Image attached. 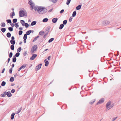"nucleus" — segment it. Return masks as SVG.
<instances>
[{
	"label": "nucleus",
	"mask_w": 121,
	"mask_h": 121,
	"mask_svg": "<svg viewBox=\"0 0 121 121\" xmlns=\"http://www.w3.org/2000/svg\"><path fill=\"white\" fill-rule=\"evenodd\" d=\"M44 7L36 6L34 7V8L35 11L38 12L40 14H42L46 13L47 11L46 9L43 8Z\"/></svg>",
	"instance_id": "obj_1"
},
{
	"label": "nucleus",
	"mask_w": 121,
	"mask_h": 121,
	"mask_svg": "<svg viewBox=\"0 0 121 121\" xmlns=\"http://www.w3.org/2000/svg\"><path fill=\"white\" fill-rule=\"evenodd\" d=\"M19 16L22 17L23 16H27V13L26 11H24L22 10H21L19 12Z\"/></svg>",
	"instance_id": "obj_2"
},
{
	"label": "nucleus",
	"mask_w": 121,
	"mask_h": 121,
	"mask_svg": "<svg viewBox=\"0 0 121 121\" xmlns=\"http://www.w3.org/2000/svg\"><path fill=\"white\" fill-rule=\"evenodd\" d=\"M38 48L37 45H35L33 46L31 48V52L32 53H33L34 52V51H36L37 49Z\"/></svg>",
	"instance_id": "obj_3"
},
{
	"label": "nucleus",
	"mask_w": 121,
	"mask_h": 121,
	"mask_svg": "<svg viewBox=\"0 0 121 121\" xmlns=\"http://www.w3.org/2000/svg\"><path fill=\"white\" fill-rule=\"evenodd\" d=\"M104 98H102L100 99L96 103V105L102 103L104 102Z\"/></svg>",
	"instance_id": "obj_4"
},
{
	"label": "nucleus",
	"mask_w": 121,
	"mask_h": 121,
	"mask_svg": "<svg viewBox=\"0 0 121 121\" xmlns=\"http://www.w3.org/2000/svg\"><path fill=\"white\" fill-rule=\"evenodd\" d=\"M110 23V22L107 20H105L102 22V24L103 25L106 26Z\"/></svg>",
	"instance_id": "obj_5"
},
{
	"label": "nucleus",
	"mask_w": 121,
	"mask_h": 121,
	"mask_svg": "<svg viewBox=\"0 0 121 121\" xmlns=\"http://www.w3.org/2000/svg\"><path fill=\"white\" fill-rule=\"evenodd\" d=\"M37 55L36 54H33L32 56L30 58V60H34L37 57Z\"/></svg>",
	"instance_id": "obj_6"
},
{
	"label": "nucleus",
	"mask_w": 121,
	"mask_h": 121,
	"mask_svg": "<svg viewBox=\"0 0 121 121\" xmlns=\"http://www.w3.org/2000/svg\"><path fill=\"white\" fill-rule=\"evenodd\" d=\"M42 64L40 63L37 65L35 69H36V71H38L39 70L41 67Z\"/></svg>",
	"instance_id": "obj_7"
},
{
	"label": "nucleus",
	"mask_w": 121,
	"mask_h": 121,
	"mask_svg": "<svg viewBox=\"0 0 121 121\" xmlns=\"http://www.w3.org/2000/svg\"><path fill=\"white\" fill-rule=\"evenodd\" d=\"M58 20V18L57 17L53 18L52 20V22L54 23H56Z\"/></svg>",
	"instance_id": "obj_8"
},
{
	"label": "nucleus",
	"mask_w": 121,
	"mask_h": 121,
	"mask_svg": "<svg viewBox=\"0 0 121 121\" xmlns=\"http://www.w3.org/2000/svg\"><path fill=\"white\" fill-rule=\"evenodd\" d=\"M6 95L7 96L9 97H11L12 95L10 91L7 92L6 93Z\"/></svg>",
	"instance_id": "obj_9"
},
{
	"label": "nucleus",
	"mask_w": 121,
	"mask_h": 121,
	"mask_svg": "<svg viewBox=\"0 0 121 121\" xmlns=\"http://www.w3.org/2000/svg\"><path fill=\"white\" fill-rule=\"evenodd\" d=\"M82 5H79L76 8L77 10H79L81 9V8Z\"/></svg>",
	"instance_id": "obj_10"
},
{
	"label": "nucleus",
	"mask_w": 121,
	"mask_h": 121,
	"mask_svg": "<svg viewBox=\"0 0 121 121\" xmlns=\"http://www.w3.org/2000/svg\"><path fill=\"white\" fill-rule=\"evenodd\" d=\"M26 65V64H24L20 67V68L21 69H24L25 68Z\"/></svg>",
	"instance_id": "obj_11"
},
{
	"label": "nucleus",
	"mask_w": 121,
	"mask_h": 121,
	"mask_svg": "<svg viewBox=\"0 0 121 121\" xmlns=\"http://www.w3.org/2000/svg\"><path fill=\"white\" fill-rule=\"evenodd\" d=\"M15 115V113L14 112H13L12 113L10 117L11 120H13L14 119Z\"/></svg>",
	"instance_id": "obj_12"
},
{
	"label": "nucleus",
	"mask_w": 121,
	"mask_h": 121,
	"mask_svg": "<svg viewBox=\"0 0 121 121\" xmlns=\"http://www.w3.org/2000/svg\"><path fill=\"white\" fill-rule=\"evenodd\" d=\"M17 59L15 56H14L12 58V61L13 62H15L16 61Z\"/></svg>",
	"instance_id": "obj_13"
},
{
	"label": "nucleus",
	"mask_w": 121,
	"mask_h": 121,
	"mask_svg": "<svg viewBox=\"0 0 121 121\" xmlns=\"http://www.w3.org/2000/svg\"><path fill=\"white\" fill-rule=\"evenodd\" d=\"M6 95V91L4 92L0 96L1 97H4Z\"/></svg>",
	"instance_id": "obj_14"
},
{
	"label": "nucleus",
	"mask_w": 121,
	"mask_h": 121,
	"mask_svg": "<svg viewBox=\"0 0 121 121\" xmlns=\"http://www.w3.org/2000/svg\"><path fill=\"white\" fill-rule=\"evenodd\" d=\"M96 100V99L92 100L90 102H89L90 104L91 105L93 104L94 102Z\"/></svg>",
	"instance_id": "obj_15"
},
{
	"label": "nucleus",
	"mask_w": 121,
	"mask_h": 121,
	"mask_svg": "<svg viewBox=\"0 0 121 121\" xmlns=\"http://www.w3.org/2000/svg\"><path fill=\"white\" fill-rule=\"evenodd\" d=\"M37 22L36 21H32L31 24V26H33L36 24Z\"/></svg>",
	"instance_id": "obj_16"
},
{
	"label": "nucleus",
	"mask_w": 121,
	"mask_h": 121,
	"mask_svg": "<svg viewBox=\"0 0 121 121\" xmlns=\"http://www.w3.org/2000/svg\"><path fill=\"white\" fill-rule=\"evenodd\" d=\"M64 26V25L62 24H61L60 26L59 29L60 30H61L63 29Z\"/></svg>",
	"instance_id": "obj_17"
},
{
	"label": "nucleus",
	"mask_w": 121,
	"mask_h": 121,
	"mask_svg": "<svg viewBox=\"0 0 121 121\" xmlns=\"http://www.w3.org/2000/svg\"><path fill=\"white\" fill-rule=\"evenodd\" d=\"M111 104V102L110 101L107 103L106 104V106L107 108H108L109 107V106Z\"/></svg>",
	"instance_id": "obj_18"
},
{
	"label": "nucleus",
	"mask_w": 121,
	"mask_h": 121,
	"mask_svg": "<svg viewBox=\"0 0 121 121\" xmlns=\"http://www.w3.org/2000/svg\"><path fill=\"white\" fill-rule=\"evenodd\" d=\"M6 36L8 38H10L11 36V34L10 32H8L6 34Z\"/></svg>",
	"instance_id": "obj_19"
},
{
	"label": "nucleus",
	"mask_w": 121,
	"mask_h": 121,
	"mask_svg": "<svg viewBox=\"0 0 121 121\" xmlns=\"http://www.w3.org/2000/svg\"><path fill=\"white\" fill-rule=\"evenodd\" d=\"M10 42L12 45H14L15 44L16 42L15 40H11Z\"/></svg>",
	"instance_id": "obj_20"
},
{
	"label": "nucleus",
	"mask_w": 121,
	"mask_h": 121,
	"mask_svg": "<svg viewBox=\"0 0 121 121\" xmlns=\"http://www.w3.org/2000/svg\"><path fill=\"white\" fill-rule=\"evenodd\" d=\"M15 15V14L14 12V11H13L12 12V15L11 14V13H10V17H11L12 18H13V17Z\"/></svg>",
	"instance_id": "obj_21"
},
{
	"label": "nucleus",
	"mask_w": 121,
	"mask_h": 121,
	"mask_svg": "<svg viewBox=\"0 0 121 121\" xmlns=\"http://www.w3.org/2000/svg\"><path fill=\"white\" fill-rule=\"evenodd\" d=\"M114 106V104H112L110 105V106H109V107L108 108H107V109H106V110L107 111L108 110L110 109V108H112Z\"/></svg>",
	"instance_id": "obj_22"
},
{
	"label": "nucleus",
	"mask_w": 121,
	"mask_h": 121,
	"mask_svg": "<svg viewBox=\"0 0 121 121\" xmlns=\"http://www.w3.org/2000/svg\"><path fill=\"white\" fill-rule=\"evenodd\" d=\"M48 19L47 18H45L43 19L42 21V22H46L48 21Z\"/></svg>",
	"instance_id": "obj_23"
},
{
	"label": "nucleus",
	"mask_w": 121,
	"mask_h": 121,
	"mask_svg": "<svg viewBox=\"0 0 121 121\" xmlns=\"http://www.w3.org/2000/svg\"><path fill=\"white\" fill-rule=\"evenodd\" d=\"M20 22L21 23L22 25L23 26H24V25L25 23V21L23 20H20Z\"/></svg>",
	"instance_id": "obj_24"
},
{
	"label": "nucleus",
	"mask_w": 121,
	"mask_h": 121,
	"mask_svg": "<svg viewBox=\"0 0 121 121\" xmlns=\"http://www.w3.org/2000/svg\"><path fill=\"white\" fill-rule=\"evenodd\" d=\"M1 31L3 33H4L6 30V29L5 28H2L1 29Z\"/></svg>",
	"instance_id": "obj_25"
},
{
	"label": "nucleus",
	"mask_w": 121,
	"mask_h": 121,
	"mask_svg": "<svg viewBox=\"0 0 121 121\" xmlns=\"http://www.w3.org/2000/svg\"><path fill=\"white\" fill-rule=\"evenodd\" d=\"M76 14V12L75 11H74L72 14V17H74Z\"/></svg>",
	"instance_id": "obj_26"
},
{
	"label": "nucleus",
	"mask_w": 121,
	"mask_h": 121,
	"mask_svg": "<svg viewBox=\"0 0 121 121\" xmlns=\"http://www.w3.org/2000/svg\"><path fill=\"white\" fill-rule=\"evenodd\" d=\"M31 33V31H30V30L27 31L26 32V34L27 35H29Z\"/></svg>",
	"instance_id": "obj_27"
},
{
	"label": "nucleus",
	"mask_w": 121,
	"mask_h": 121,
	"mask_svg": "<svg viewBox=\"0 0 121 121\" xmlns=\"http://www.w3.org/2000/svg\"><path fill=\"white\" fill-rule=\"evenodd\" d=\"M51 28V27L50 26H48L47 27L46 29V30L47 31V32H49V30Z\"/></svg>",
	"instance_id": "obj_28"
},
{
	"label": "nucleus",
	"mask_w": 121,
	"mask_h": 121,
	"mask_svg": "<svg viewBox=\"0 0 121 121\" xmlns=\"http://www.w3.org/2000/svg\"><path fill=\"white\" fill-rule=\"evenodd\" d=\"M39 36L38 35L33 40L32 42H35V41L37 39H38V38H39Z\"/></svg>",
	"instance_id": "obj_29"
},
{
	"label": "nucleus",
	"mask_w": 121,
	"mask_h": 121,
	"mask_svg": "<svg viewBox=\"0 0 121 121\" xmlns=\"http://www.w3.org/2000/svg\"><path fill=\"white\" fill-rule=\"evenodd\" d=\"M14 80V78L13 77H11L9 80V81L10 82H13Z\"/></svg>",
	"instance_id": "obj_30"
},
{
	"label": "nucleus",
	"mask_w": 121,
	"mask_h": 121,
	"mask_svg": "<svg viewBox=\"0 0 121 121\" xmlns=\"http://www.w3.org/2000/svg\"><path fill=\"white\" fill-rule=\"evenodd\" d=\"M49 62L48 60H46L45 62V65L46 66H47L49 64Z\"/></svg>",
	"instance_id": "obj_31"
},
{
	"label": "nucleus",
	"mask_w": 121,
	"mask_h": 121,
	"mask_svg": "<svg viewBox=\"0 0 121 121\" xmlns=\"http://www.w3.org/2000/svg\"><path fill=\"white\" fill-rule=\"evenodd\" d=\"M6 84V82L4 81H3L1 83V86H5Z\"/></svg>",
	"instance_id": "obj_32"
},
{
	"label": "nucleus",
	"mask_w": 121,
	"mask_h": 121,
	"mask_svg": "<svg viewBox=\"0 0 121 121\" xmlns=\"http://www.w3.org/2000/svg\"><path fill=\"white\" fill-rule=\"evenodd\" d=\"M20 53L19 52H17L15 54V55L14 56H15V57H18L20 55Z\"/></svg>",
	"instance_id": "obj_33"
},
{
	"label": "nucleus",
	"mask_w": 121,
	"mask_h": 121,
	"mask_svg": "<svg viewBox=\"0 0 121 121\" xmlns=\"http://www.w3.org/2000/svg\"><path fill=\"white\" fill-rule=\"evenodd\" d=\"M10 48L11 50H13L14 48V45H12L10 47Z\"/></svg>",
	"instance_id": "obj_34"
},
{
	"label": "nucleus",
	"mask_w": 121,
	"mask_h": 121,
	"mask_svg": "<svg viewBox=\"0 0 121 121\" xmlns=\"http://www.w3.org/2000/svg\"><path fill=\"white\" fill-rule=\"evenodd\" d=\"M1 26V27H4L6 25L5 24L4 22H2L0 24Z\"/></svg>",
	"instance_id": "obj_35"
},
{
	"label": "nucleus",
	"mask_w": 121,
	"mask_h": 121,
	"mask_svg": "<svg viewBox=\"0 0 121 121\" xmlns=\"http://www.w3.org/2000/svg\"><path fill=\"white\" fill-rule=\"evenodd\" d=\"M54 39V38H52L50 39L48 41V42L49 43L53 41Z\"/></svg>",
	"instance_id": "obj_36"
},
{
	"label": "nucleus",
	"mask_w": 121,
	"mask_h": 121,
	"mask_svg": "<svg viewBox=\"0 0 121 121\" xmlns=\"http://www.w3.org/2000/svg\"><path fill=\"white\" fill-rule=\"evenodd\" d=\"M22 50V48L21 47H19L17 49V51L18 52H20Z\"/></svg>",
	"instance_id": "obj_37"
},
{
	"label": "nucleus",
	"mask_w": 121,
	"mask_h": 121,
	"mask_svg": "<svg viewBox=\"0 0 121 121\" xmlns=\"http://www.w3.org/2000/svg\"><path fill=\"white\" fill-rule=\"evenodd\" d=\"M67 22V20H64L63 22V24L64 25H65L66 24Z\"/></svg>",
	"instance_id": "obj_38"
},
{
	"label": "nucleus",
	"mask_w": 121,
	"mask_h": 121,
	"mask_svg": "<svg viewBox=\"0 0 121 121\" xmlns=\"http://www.w3.org/2000/svg\"><path fill=\"white\" fill-rule=\"evenodd\" d=\"M29 26V24L27 23H25L24 25V26H25V27L26 28H27Z\"/></svg>",
	"instance_id": "obj_39"
},
{
	"label": "nucleus",
	"mask_w": 121,
	"mask_h": 121,
	"mask_svg": "<svg viewBox=\"0 0 121 121\" xmlns=\"http://www.w3.org/2000/svg\"><path fill=\"white\" fill-rule=\"evenodd\" d=\"M44 33V32L43 31H40L39 33V34L41 35H43V34Z\"/></svg>",
	"instance_id": "obj_40"
},
{
	"label": "nucleus",
	"mask_w": 121,
	"mask_h": 121,
	"mask_svg": "<svg viewBox=\"0 0 121 121\" xmlns=\"http://www.w3.org/2000/svg\"><path fill=\"white\" fill-rule=\"evenodd\" d=\"M8 30L10 31L11 32L13 31V29L12 27H10L8 28Z\"/></svg>",
	"instance_id": "obj_41"
},
{
	"label": "nucleus",
	"mask_w": 121,
	"mask_h": 121,
	"mask_svg": "<svg viewBox=\"0 0 121 121\" xmlns=\"http://www.w3.org/2000/svg\"><path fill=\"white\" fill-rule=\"evenodd\" d=\"M17 21V19L16 18H15L13 20V22L14 23H16V22Z\"/></svg>",
	"instance_id": "obj_42"
},
{
	"label": "nucleus",
	"mask_w": 121,
	"mask_h": 121,
	"mask_svg": "<svg viewBox=\"0 0 121 121\" xmlns=\"http://www.w3.org/2000/svg\"><path fill=\"white\" fill-rule=\"evenodd\" d=\"M22 109V108L18 109V110L17 112L16 113V114H18L21 111V110Z\"/></svg>",
	"instance_id": "obj_43"
},
{
	"label": "nucleus",
	"mask_w": 121,
	"mask_h": 121,
	"mask_svg": "<svg viewBox=\"0 0 121 121\" xmlns=\"http://www.w3.org/2000/svg\"><path fill=\"white\" fill-rule=\"evenodd\" d=\"M6 22L8 23L11 24V19H7L6 20Z\"/></svg>",
	"instance_id": "obj_44"
},
{
	"label": "nucleus",
	"mask_w": 121,
	"mask_h": 121,
	"mask_svg": "<svg viewBox=\"0 0 121 121\" xmlns=\"http://www.w3.org/2000/svg\"><path fill=\"white\" fill-rule=\"evenodd\" d=\"M71 1V0H67L66 4L67 5H68L70 3Z\"/></svg>",
	"instance_id": "obj_45"
},
{
	"label": "nucleus",
	"mask_w": 121,
	"mask_h": 121,
	"mask_svg": "<svg viewBox=\"0 0 121 121\" xmlns=\"http://www.w3.org/2000/svg\"><path fill=\"white\" fill-rule=\"evenodd\" d=\"M50 1L52 2L53 3H56L58 0H49Z\"/></svg>",
	"instance_id": "obj_46"
},
{
	"label": "nucleus",
	"mask_w": 121,
	"mask_h": 121,
	"mask_svg": "<svg viewBox=\"0 0 121 121\" xmlns=\"http://www.w3.org/2000/svg\"><path fill=\"white\" fill-rule=\"evenodd\" d=\"M23 33V31L22 30H19L18 32V34L19 35H21Z\"/></svg>",
	"instance_id": "obj_47"
},
{
	"label": "nucleus",
	"mask_w": 121,
	"mask_h": 121,
	"mask_svg": "<svg viewBox=\"0 0 121 121\" xmlns=\"http://www.w3.org/2000/svg\"><path fill=\"white\" fill-rule=\"evenodd\" d=\"M13 55V54L12 52H10L9 55V58H11V57H12V56Z\"/></svg>",
	"instance_id": "obj_48"
},
{
	"label": "nucleus",
	"mask_w": 121,
	"mask_h": 121,
	"mask_svg": "<svg viewBox=\"0 0 121 121\" xmlns=\"http://www.w3.org/2000/svg\"><path fill=\"white\" fill-rule=\"evenodd\" d=\"M27 38V35L26 34H25L23 36V39H26Z\"/></svg>",
	"instance_id": "obj_49"
},
{
	"label": "nucleus",
	"mask_w": 121,
	"mask_h": 121,
	"mask_svg": "<svg viewBox=\"0 0 121 121\" xmlns=\"http://www.w3.org/2000/svg\"><path fill=\"white\" fill-rule=\"evenodd\" d=\"M15 27H16L17 28L18 27H19V25L18 23H15Z\"/></svg>",
	"instance_id": "obj_50"
},
{
	"label": "nucleus",
	"mask_w": 121,
	"mask_h": 121,
	"mask_svg": "<svg viewBox=\"0 0 121 121\" xmlns=\"http://www.w3.org/2000/svg\"><path fill=\"white\" fill-rule=\"evenodd\" d=\"M13 70V69L12 68H11L9 70V73H12Z\"/></svg>",
	"instance_id": "obj_51"
},
{
	"label": "nucleus",
	"mask_w": 121,
	"mask_h": 121,
	"mask_svg": "<svg viewBox=\"0 0 121 121\" xmlns=\"http://www.w3.org/2000/svg\"><path fill=\"white\" fill-rule=\"evenodd\" d=\"M28 4L30 5H31L33 4V3L32 2V1L31 0H30L29 1V2H28Z\"/></svg>",
	"instance_id": "obj_52"
},
{
	"label": "nucleus",
	"mask_w": 121,
	"mask_h": 121,
	"mask_svg": "<svg viewBox=\"0 0 121 121\" xmlns=\"http://www.w3.org/2000/svg\"><path fill=\"white\" fill-rule=\"evenodd\" d=\"M15 89H12L11 90V92L12 93H13L14 92H15Z\"/></svg>",
	"instance_id": "obj_53"
},
{
	"label": "nucleus",
	"mask_w": 121,
	"mask_h": 121,
	"mask_svg": "<svg viewBox=\"0 0 121 121\" xmlns=\"http://www.w3.org/2000/svg\"><path fill=\"white\" fill-rule=\"evenodd\" d=\"M72 19L73 18L72 17H70L69 19V21L70 22H71L72 21Z\"/></svg>",
	"instance_id": "obj_54"
},
{
	"label": "nucleus",
	"mask_w": 121,
	"mask_h": 121,
	"mask_svg": "<svg viewBox=\"0 0 121 121\" xmlns=\"http://www.w3.org/2000/svg\"><path fill=\"white\" fill-rule=\"evenodd\" d=\"M27 54V52L26 51H25L24 52V53L23 54L24 55V56H25Z\"/></svg>",
	"instance_id": "obj_55"
},
{
	"label": "nucleus",
	"mask_w": 121,
	"mask_h": 121,
	"mask_svg": "<svg viewBox=\"0 0 121 121\" xmlns=\"http://www.w3.org/2000/svg\"><path fill=\"white\" fill-rule=\"evenodd\" d=\"M64 11V10L63 9H62L60 11V13H62Z\"/></svg>",
	"instance_id": "obj_56"
},
{
	"label": "nucleus",
	"mask_w": 121,
	"mask_h": 121,
	"mask_svg": "<svg viewBox=\"0 0 121 121\" xmlns=\"http://www.w3.org/2000/svg\"><path fill=\"white\" fill-rule=\"evenodd\" d=\"M117 117H114L113 118V120H112V121H113L114 120H115Z\"/></svg>",
	"instance_id": "obj_57"
},
{
	"label": "nucleus",
	"mask_w": 121,
	"mask_h": 121,
	"mask_svg": "<svg viewBox=\"0 0 121 121\" xmlns=\"http://www.w3.org/2000/svg\"><path fill=\"white\" fill-rule=\"evenodd\" d=\"M15 38L14 36H12L11 37V40H14Z\"/></svg>",
	"instance_id": "obj_58"
},
{
	"label": "nucleus",
	"mask_w": 121,
	"mask_h": 121,
	"mask_svg": "<svg viewBox=\"0 0 121 121\" xmlns=\"http://www.w3.org/2000/svg\"><path fill=\"white\" fill-rule=\"evenodd\" d=\"M5 70V68H4L3 69V70H2L1 71L2 73H3L4 72V71Z\"/></svg>",
	"instance_id": "obj_59"
},
{
	"label": "nucleus",
	"mask_w": 121,
	"mask_h": 121,
	"mask_svg": "<svg viewBox=\"0 0 121 121\" xmlns=\"http://www.w3.org/2000/svg\"><path fill=\"white\" fill-rule=\"evenodd\" d=\"M10 58H9L8 59V60H7V63H9V61L10 60Z\"/></svg>",
	"instance_id": "obj_60"
},
{
	"label": "nucleus",
	"mask_w": 121,
	"mask_h": 121,
	"mask_svg": "<svg viewBox=\"0 0 121 121\" xmlns=\"http://www.w3.org/2000/svg\"><path fill=\"white\" fill-rule=\"evenodd\" d=\"M10 25H11V26L13 28V27L14 25V24L13 23H12V24L11 23Z\"/></svg>",
	"instance_id": "obj_61"
},
{
	"label": "nucleus",
	"mask_w": 121,
	"mask_h": 121,
	"mask_svg": "<svg viewBox=\"0 0 121 121\" xmlns=\"http://www.w3.org/2000/svg\"><path fill=\"white\" fill-rule=\"evenodd\" d=\"M53 9H50V10H49L48 11V12H51L52 11V10H53Z\"/></svg>",
	"instance_id": "obj_62"
},
{
	"label": "nucleus",
	"mask_w": 121,
	"mask_h": 121,
	"mask_svg": "<svg viewBox=\"0 0 121 121\" xmlns=\"http://www.w3.org/2000/svg\"><path fill=\"white\" fill-rule=\"evenodd\" d=\"M51 58L50 56H49L48 57L47 59L48 60H50V59Z\"/></svg>",
	"instance_id": "obj_63"
},
{
	"label": "nucleus",
	"mask_w": 121,
	"mask_h": 121,
	"mask_svg": "<svg viewBox=\"0 0 121 121\" xmlns=\"http://www.w3.org/2000/svg\"><path fill=\"white\" fill-rule=\"evenodd\" d=\"M24 39V43H26V39Z\"/></svg>",
	"instance_id": "obj_64"
}]
</instances>
